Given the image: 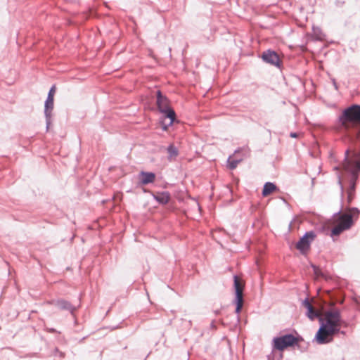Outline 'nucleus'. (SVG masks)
Segmentation results:
<instances>
[{"mask_svg":"<svg viewBox=\"0 0 360 360\" xmlns=\"http://www.w3.org/2000/svg\"><path fill=\"white\" fill-rule=\"evenodd\" d=\"M360 170V155L356 151H346V158L343 162L340 174L338 176V183L343 190V182L347 175L349 176V186L346 189L348 204H350L354 198L356 181L358 178V172Z\"/></svg>","mask_w":360,"mask_h":360,"instance_id":"1","label":"nucleus"},{"mask_svg":"<svg viewBox=\"0 0 360 360\" xmlns=\"http://www.w3.org/2000/svg\"><path fill=\"white\" fill-rule=\"evenodd\" d=\"M320 321L321 326L316 335V340L319 344L328 343L333 340V335L340 330L344 321L337 309L326 311Z\"/></svg>","mask_w":360,"mask_h":360,"instance_id":"2","label":"nucleus"},{"mask_svg":"<svg viewBox=\"0 0 360 360\" xmlns=\"http://www.w3.org/2000/svg\"><path fill=\"white\" fill-rule=\"evenodd\" d=\"M360 211L356 207L347 209L333 215L331 219V236H339L343 231L349 229L357 220Z\"/></svg>","mask_w":360,"mask_h":360,"instance_id":"3","label":"nucleus"},{"mask_svg":"<svg viewBox=\"0 0 360 360\" xmlns=\"http://www.w3.org/2000/svg\"><path fill=\"white\" fill-rule=\"evenodd\" d=\"M340 122L346 129L360 124V105H353L345 109L340 117Z\"/></svg>","mask_w":360,"mask_h":360,"instance_id":"4","label":"nucleus"},{"mask_svg":"<svg viewBox=\"0 0 360 360\" xmlns=\"http://www.w3.org/2000/svg\"><path fill=\"white\" fill-rule=\"evenodd\" d=\"M157 105L159 110L169 119V124H172L176 117L175 112L170 108L168 99L160 91L157 92Z\"/></svg>","mask_w":360,"mask_h":360,"instance_id":"5","label":"nucleus"},{"mask_svg":"<svg viewBox=\"0 0 360 360\" xmlns=\"http://www.w3.org/2000/svg\"><path fill=\"white\" fill-rule=\"evenodd\" d=\"M300 341L299 337L289 334L276 338L273 340L274 348L278 351H283L285 349L297 345Z\"/></svg>","mask_w":360,"mask_h":360,"instance_id":"6","label":"nucleus"},{"mask_svg":"<svg viewBox=\"0 0 360 360\" xmlns=\"http://www.w3.org/2000/svg\"><path fill=\"white\" fill-rule=\"evenodd\" d=\"M245 283L238 276H234V288L236 290V313H239L243 305V290Z\"/></svg>","mask_w":360,"mask_h":360,"instance_id":"7","label":"nucleus"},{"mask_svg":"<svg viewBox=\"0 0 360 360\" xmlns=\"http://www.w3.org/2000/svg\"><path fill=\"white\" fill-rule=\"evenodd\" d=\"M315 234L313 232L307 233L297 243L296 248L302 253H305L309 248L310 243L314 240Z\"/></svg>","mask_w":360,"mask_h":360,"instance_id":"8","label":"nucleus"},{"mask_svg":"<svg viewBox=\"0 0 360 360\" xmlns=\"http://www.w3.org/2000/svg\"><path fill=\"white\" fill-rule=\"evenodd\" d=\"M262 58L266 63H268L272 65L279 67L281 65V59L278 55L273 51L268 50L263 52Z\"/></svg>","mask_w":360,"mask_h":360,"instance_id":"9","label":"nucleus"},{"mask_svg":"<svg viewBox=\"0 0 360 360\" xmlns=\"http://www.w3.org/2000/svg\"><path fill=\"white\" fill-rule=\"evenodd\" d=\"M304 307L307 309V316L310 319H314L316 317L323 318L325 312L323 313L321 310L315 309L312 304L308 302H304Z\"/></svg>","mask_w":360,"mask_h":360,"instance_id":"10","label":"nucleus"},{"mask_svg":"<svg viewBox=\"0 0 360 360\" xmlns=\"http://www.w3.org/2000/svg\"><path fill=\"white\" fill-rule=\"evenodd\" d=\"M155 174L153 172H141L139 175V184L146 185L153 183L155 180Z\"/></svg>","mask_w":360,"mask_h":360,"instance_id":"11","label":"nucleus"},{"mask_svg":"<svg viewBox=\"0 0 360 360\" xmlns=\"http://www.w3.org/2000/svg\"><path fill=\"white\" fill-rule=\"evenodd\" d=\"M153 197L158 202L163 205L168 203L171 198L168 192H158L153 194Z\"/></svg>","mask_w":360,"mask_h":360,"instance_id":"12","label":"nucleus"},{"mask_svg":"<svg viewBox=\"0 0 360 360\" xmlns=\"http://www.w3.org/2000/svg\"><path fill=\"white\" fill-rule=\"evenodd\" d=\"M277 189L276 186L271 182H267L264 184L263 190H262V195L264 197H266L274 192H275Z\"/></svg>","mask_w":360,"mask_h":360,"instance_id":"13","label":"nucleus"},{"mask_svg":"<svg viewBox=\"0 0 360 360\" xmlns=\"http://www.w3.org/2000/svg\"><path fill=\"white\" fill-rule=\"evenodd\" d=\"M53 101L54 98L49 96L47 97L45 103V113L47 117L50 116L51 112L53 108Z\"/></svg>","mask_w":360,"mask_h":360,"instance_id":"14","label":"nucleus"},{"mask_svg":"<svg viewBox=\"0 0 360 360\" xmlns=\"http://www.w3.org/2000/svg\"><path fill=\"white\" fill-rule=\"evenodd\" d=\"M167 151L169 155V158L171 159L174 158L178 155V150L176 147H174V145H170L168 147Z\"/></svg>","mask_w":360,"mask_h":360,"instance_id":"15","label":"nucleus"},{"mask_svg":"<svg viewBox=\"0 0 360 360\" xmlns=\"http://www.w3.org/2000/svg\"><path fill=\"white\" fill-rule=\"evenodd\" d=\"M56 305L62 309H70V304L65 300H59L57 302Z\"/></svg>","mask_w":360,"mask_h":360,"instance_id":"16","label":"nucleus"},{"mask_svg":"<svg viewBox=\"0 0 360 360\" xmlns=\"http://www.w3.org/2000/svg\"><path fill=\"white\" fill-rule=\"evenodd\" d=\"M240 162V160H236L233 159L232 158H229L228 160V167L231 169H235L238 164Z\"/></svg>","mask_w":360,"mask_h":360,"instance_id":"17","label":"nucleus"},{"mask_svg":"<svg viewBox=\"0 0 360 360\" xmlns=\"http://www.w3.org/2000/svg\"><path fill=\"white\" fill-rule=\"evenodd\" d=\"M56 86H55V85H53V86L51 88V89L49 90V92L48 96H49V97H53V98H54V95H55V93H56Z\"/></svg>","mask_w":360,"mask_h":360,"instance_id":"18","label":"nucleus"},{"mask_svg":"<svg viewBox=\"0 0 360 360\" xmlns=\"http://www.w3.org/2000/svg\"><path fill=\"white\" fill-rule=\"evenodd\" d=\"M169 123H168L167 124H165V123H163V122H162V129H163L164 131H167V129H168V126H169Z\"/></svg>","mask_w":360,"mask_h":360,"instance_id":"19","label":"nucleus"},{"mask_svg":"<svg viewBox=\"0 0 360 360\" xmlns=\"http://www.w3.org/2000/svg\"><path fill=\"white\" fill-rule=\"evenodd\" d=\"M313 268H314V273L319 276V269L315 266H313Z\"/></svg>","mask_w":360,"mask_h":360,"instance_id":"20","label":"nucleus"},{"mask_svg":"<svg viewBox=\"0 0 360 360\" xmlns=\"http://www.w3.org/2000/svg\"><path fill=\"white\" fill-rule=\"evenodd\" d=\"M290 136L293 137V138L297 137V134H296V133H291L290 134Z\"/></svg>","mask_w":360,"mask_h":360,"instance_id":"21","label":"nucleus"}]
</instances>
